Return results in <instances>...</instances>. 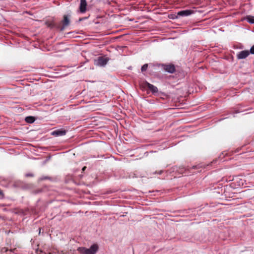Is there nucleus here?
Returning a JSON list of instances; mask_svg holds the SVG:
<instances>
[{"label":"nucleus","mask_w":254,"mask_h":254,"mask_svg":"<svg viewBox=\"0 0 254 254\" xmlns=\"http://www.w3.org/2000/svg\"><path fill=\"white\" fill-rule=\"evenodd\" d=\"M41 233V229H39V234Z\"/></svg>","instance_id":"18"},{"label":"nucleus","mask_w":254,"mask_h":254,"mask_svg":"<svg viewBox=\"0 0 254 254\" xmlns=\"http://www.w3.org/2000/svg\"><path fill=\"white\" fill-rule=\"evenodd\" d=\"M87 2L86 0H80L79 10L81 13H84L86 11Z\"/></svg>","instance_id":"4"},{"label":"nucleus","mask_w":254,"mask_h":254,"mask_svg":"<svg viewBox=\"0 0 254 254\" xmlns=\"http://www.w3.org/2000/svg\"><path fill=\"white\" fill-rule=\"evenodd\" d=\"M86 18V17H85V18H80V19H79V21H82V20H83V19H85Z\"/></svg>","instance_id":"15"},{"label":"nucleus","mask_w":254,"mask_h":254,"mask_svg":"<svg viewBox=\"0 0 254 254\" xmlns=\"http://www.w3.org/2000/svg\"><path fill=\"white\" fill-rule=\"evenodd\" d=\"M145 86L148 88V89L152 92V93H157L158 91V88L157 87L154 86L153 85L146 82L145 83Z\"/></svg>","instance_id":"5"},{"label":"nucleus","mask_w":254,"mask_h":254,"mask_svg":"<svg viewBox=\"0 0 254 254\" xmlns=\"http://www.w3.org/2000/svg\"><path fill=\"white\" fill-rule=\"evenodd\" d=\"M70 20L67 15H64V19L63 20V26L61 28V30H63L65 27L68 26L69 24Z\"/></svg>","instance_id":"7"},{"label":"nucleus","mask_w":254,"mask_h":254,"mask_svg":"<svg viewBox=\"0 0 254 254\" xmlns=\"http://www.w3.org/2000/svg\"><path fill=\"white\" fill-rule=\"evenodd\" d=\"M66 134V131L65 130L58 129L53 131L52 132V134L56 136H63Z\"/></svg>","instance_id":"8"},{"label":"nucleus","mask_w":254,"mask_h":254,"mask_svg":"<svg viewBox=\"0 0 254 254\" xmlns=\"http://www.w3.org/2000/svg\"><path fill=\"white\" fill-rule=\"evenodd\" d=\"M109 61V58L103 57H99L95 60L94 64L97 66H104L107 64Z\"/></svg>","instance_id":"2"},{"label":"nucleus","mask_w":254,"mask_h":254,"mask_svg":"<svg viewBox=\"0 0 254 254\" xmlns=\"http://www.w3.org/2000/svg\"><path fill=\"white\" fill-rule=\"evenodd\" d=\"M26 177H32V176H33V175L32 174H30V173L26 174Z\"/></svg>","instance_id":"14"},{"label":"nucleus","mask_w":254,"mask_h":254,"mask_svg":"<svg viewBox=\"0 0 254 254\" xmlns=\"http://www.w3.org/2000/svg\"><path fill=\"white\" fill-rule=\"evenodd\" d=\"M86 169V167H84L82 169V170L84 171Z\"/></svg>","instance_id":"16"},{"label":"nucleus","mask_w":254,"mask_h":254,"mask_svg":"<svg viewBox=\"0 0 254 254\" xmlns=\"http://www.w3.org/2000/svg\"><path fill=\"white\" fill-rule=\"evenodd\" d=\"M162 173V171H160L158 172V174H161Z\"/></svg>","instance_id":"17"},{"label":"nucleus","mask_w":254,"mask_h":254,"mask_svg":"<svg viewBox=\"0 0 254 254\" xmlns=\"http://www.w3.org/2000/svg\"><path fill=\"white\" fill-rule=\"evenodd\" d=\"M192 13L191 10H184L179 11L178 15L181 16H187L190 15Z\"/></svg>","instance_id":"9"},{"label":"nucleus","mask_w":254,"mask_h":254,"mask_svg":"<svg viewBox=\"0 0 254 254\" xmlns=\"http://www.w3.org/2000/svg\"><path fill=\"white\" fill-rule=\"evenodd\" d=\"M250 55L249 51L248 50H244L240 52H239L237 54V58L238 59L241 60V59H244L248 57Z\"/></svg>","instance_id":"3"},{"label":"nucleus","mask_w":254,"mask_h":254,"mask_svg":"<svg viewBox=\"0 0 254 254\" xmlns=\"http://www.w3.org/2000/svg\"><path fill=\"white\" fill-rule=\"evenodd\" d=\"M35 120L34 117H32V116H28L25 118V121L27 123H30V124H32V123H34Z\"/></svg>","instance_id":"11"},{"label":"nucleus","mask_w":254,"mask_h":254,"mask_svg":"<svg viewBox=\"0 0 254 254\" xmlns=\"http://www.w3.org/2000/svg\"><path fill=\"white\" fill-rule=\"evenodd\" d=\"M98 250V246L97 244L92 245L89 249L85 247H79L77 251L81 254H95Z\"/></svg>","instance_id":"1"},{"label":"nucleus","mask_w":254,"mask_h":254,"mask_svg":"<svg viewBox=\"0 0 254 254\" xmlns=\"http://www.w3.org/2000/svg\"><path fill=\"white\" fill-rule=\"evenodd\" d=\"M247 22L251 24H254V16L248 15L246 17Z\"/></svg>","instance_id":"10"},{"label":"nucleus","mask_w":254,"mask_h":254,"mask_svg":"<svg viewBox=\"0 0 254 254\" xmlns=\"http://www.w3.org/2000/svg\"><path fill=\"white\" fill-rule=\"evenodd\" d=\"M148 67V64H144L141 67V70L142 72L145 71L146 70L147 68Z\"/></svg>","instance_id":"12"},{"label":"nucleus","mask_w":254,"mask_h":254,"mask_svg":"<svg viewBox=\"0 0 254 254\" xmlns=\"http://www.w3.org/2000/svg\"><path fill=\"white\" fill-rule=\"evenodd\" d=\"M249 52L250 54H254V45L251 48Z\"/></svg>","instance_id":"13"},{"label":"nucleus","mask_w":254,"mask_h":254,"mask_svg":"<svg viewBox=\"0 0 254 254\" xmlns=\"http://www.w3.org/2000/svg\"><path fill=\"white\" fill-rule=\"evenodd\" d=\"M164 69L166 71L171 73H173L175 71V67L173 64L165 65Z\"/></svg>","instance_id":"6"}]
</instances>
